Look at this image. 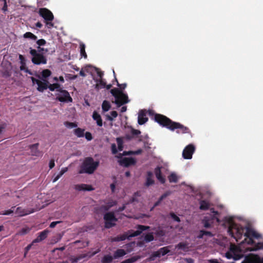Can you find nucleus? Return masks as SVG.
Masks as SVG:
<instances>
[{
  "label": "nucleus",
  "mask_w": 263,
  "mask_h": 263,
  "mask_svg": "<svg viewBox=\"0 0 263 263\" xmlns=\"http://www.w3.org/2000/svg\"><path fill=\"white\" fill-rule=\"evenodd\" d=\"M80 51L81 54L86 58L87 57V55L85 51V45L83 44H80Z\"/></svg>",
  "instance_id": "37998d69"
},
{
  "label": "nucleus",
  "mask_w": 263,
  "mask_h": 263,
  "mask_svg": "<svg viewBox=\"0 0 263 263\" xmlns=\"http://www.w3.org/2000/svg\"><path fill=\"white\" fill-rule=\"evenodd\" d=\"M37 44L40 46L45 44L46 41L44 39H40L37 41Z\"/></svg>",
  "instance_id": "6e6d98bb"
},
{
  "label": "nucleus",
  "mask_w": 263,
  "mask_h": 263,
  "mask_svg": "<svg viewBox=\"0 0 263 263\" xmlns=\"http://www.w3.org/2000/svg\"><path fill=\"white\" fill-rule=\"evenodd\" d=\"M93 119L96 121L97 125L99 126H102V121L100 115L97 112L95 111L92 115Z\"/></svg>",
  "instance_id": "b1692460"
},
{
  "label": "nucleus",
  "mask_w": 263,
  "mask_h": 263,
  "mask_svg": "<svg viewBox=\"0 0 263 263\" xmlns=\"http://www.w3.org/2000/svg\"><path fill=\"white\" fill-rule=\"evenodd\" d=\"M98 165V162L95 161L91 158H87L84 161L79 173L92 174L96 170Z\"/></svg>",
  "instance_id": "20e7f679"
},
{
  "label": "nucleus",
  "mask_w": 263,
  "mask_h": 263,
  "mask_svg": "<svg viewBox=\"0 0 263 263\" xmlns=\"http://www.w3.org/2000/svg\"><path fill=\"white\" fill-rule=\"evenodd\" d=\"M62 175L63 174H62L60 172L58 175H54L52 181L53 182H55L57 181H58Z\"/></svg>",
  "instance_id": "de8ad7c7"
},
{
  "label": "nucleus",
  "mask_w": 263,
  "mask_h": 263,
  "mask_svg": "<svg viewBox=\"0 0 263 263\" xmlns=\"http://www.w3.org/2000/svg\"><path fill=\"white\" fill-rule=\"evenodd\" d=\"M170 252L168 247H165L160 249L157 251L154 252L150 257L151 260H154L156 257H160Z\"/></svg>",
  "instance_id": "f8f14e48"
},
{
  "label": "nucleus",
  "mask_w": 263,
  "mask_h": 263,
  "mask_svg": "<svg viewBox=\"0 0 263 263\" xmlns=\"http://www.w3.org/2000/svg\"><path fill=\"white\" fill-rule=\"evenodd\" d=\"M111 151H112V153L114 154H116L117 153V150L116 149V145L115 144H112L111 145Z\"/></svg>",
  "instance_id": "e2e57ef3"
},
{
  "label": "nucleus",
  "mask_w": 263,
  "mask_h": 263,
  "mask_svg": "<svg viewBox=\"0 0 263 263\" xmlns=\"http://www.w3.org/2000/svg\"><path fill=\"white\" fill-rule=\"evenodd\" d=\"M102 109L104 111H108L110 108V105L109 103L107 101H104L102 103Z\"/></svg>",
  "instance_id": "c85d7f7f"
},
{
  "label": "nucleus",
  "mask_w": 263,
  "mask_h": 263,
  "mask_svg": "<svg viewBox=\"0 0 263 263\" xmlns=\"http://www.w3.org/2000/svg\"><path fill=\"white\" fill-rule=\"evenodd\" d=\"M85 136L86 139L88 141H90L92 139L91 134L89 132L86 133L85 134Z\"/></svg>",
  "instance_id": "13d9d810"
},
{
  "label": "nucleus",
  "mask_w": 263,
  "mask_h": 263,
  "mask_svg": "<svg viewBox=\"0 0 263 263\" xmlns=\"http://www.w3.org/2000/svg\"><path fill=\"white\" fill-rule=\"evenodd\" d=\"M55 95L56 99L61 102H71L72 101L69 92L62 88L58 90Z\"/></svg>",
  "instance_id": "6e6552de"
},
{
  "label": "nucleus",
  "mask_w": 263,
  "mask_h": 263,
  "mask_svg": "<svg viewBox=\"0 0 263 263\" xmlns=\"http://www.w3.org/2000/svg\"><path fill=\"white\" fill-rule=\"evenodd\" d=\"M139 258V257H133L130 259H128L125 261V263H130L133 262L136 260H137Z\"/></svg>",
  "instance_id": "49530a36"
},
{
  "label": "nucleus",
  "mask_w": 263,
  "mask_h": 263,
  "mask_svg": "<svg viewBox=\"0 0 263 263\" xmlns=\"http://www.w3.org/2000/svg\"><path fill=\"white\" fill-rule=\"evenodd\" d=\"M171 216L175 221H176L177 222L180 221L179 217L176 215L174 213H171Z\"/></svg>",
  "instance_id": "5fc2aeb1"
},
{
  "label": "nucleus",
  "mask_w": 263,
  "mask_h": 263,
  "mask_svg": "<svg viewBox=\"0 0 263 263\" xmlns=\"http://www.w3.org/2000/svg\"><path fill=\"white\" fill-rule=\"evenodd\" d=\"M32 83L33 85L36 84L37 87L36 89L40 92H43L47 88L51 91H55V93L58 92V90L60 89L61 87L58 83H54L49 85V82L47 80H43V81L36 79L33 77L31 78Z\"/></svg>",
  "instance_id": "7ed1b4c3"
},
{
  "label": "nucleus",
  "mask_w": 263,
  "mask_h": 263,
  "mask_svg": "<svg viewBox=\"0 0 263 263\" xmlns=\"http://www.w3.org/2000/svg\"><path fill=\"white\" fill-rule=\"evenodd\" d=\"M14 212V211L11 209L8 210H5L3 211L1 214L3 215H8L12 214Z\"/></svg>",
  "instance_id": "c03bdc74"
},
{
  "label": "nucleus",
  "mask_w": 263,
  "mask_h": 263,
  "mask_svg": "<svg viewBox=\"0 0 263 263\" xmlns=\"http://www.w3.org/2000/svg\"><path fill=\"white\" fill-rule=\"evenodd\" d=\"M148 119L146 117V114L142 110L139 112L138 123L139 124H143L147 122Z\"/></svg>",
  "instance_id": "6ab92c4d"
},
{
  "label": "nucleus",
  "mask_w": 263,
  "mask_h": 263,
  "mask_svg": "<svg viewBox=\"0 0 263 263\" xmlns=\"http://www.w3.org/2000/svg\"><path fill=\"white\" fill-rule=\"evenodd\" d=\"M23 37L25 39H30L33 41L37 39V36L30 32H27L24 34Z\"/></svg>",
  "instance_id": "a878e982"
},
{
  "label": "nucleus",
  "mask_w": 263,
  "mask_h": 263,
  "mask_svg": "<svg viewBox=\"0 0 263 263\" xmlns=\"http://www.w3.org/2000/svg\"><path fill=\"white\" fill-rule=\"evenodd\" d=\"M113 257L110 255H105L102 259V263H110L112 261Z\"/></svg>",
  "instance_id": "c756f323"
},
{
  "label": "nucleus",
  "mask_w": 263,
  "mask_h": 263,
  "mask_svg": "<svg viewBox=\"0 0 263 263\" xmlns=\"http://www.w3.org/2000/svg\"><path fill=\"white\" fill-rule=\"evenodd\" d=\"M30 53L32 55V62L37 65L46 64V59L42 53L37 52L35 49H31Z\"/></svg>",
  "instance_id": "1a4fd4ad"
},
{
  "label": "nucleus",
  "mask_w": 263,
  "mask_h": 263,
  "mask_svg": "<svg viewBox=\"0 0 263 263\" xmlns=\"http://www.w3.org/2000/svg\"><path fill=\"white\" fill-rule=\"evenodd\" d=\"M84 129L78 128L74 130V134L78 137H82L84 136Z\"/></svg>",
  "instance_id": "7c9ffc66"
},
{
  "label": "nucleus",
  "mask_w": 263,
  "mask_h": 263,
  "mask_svg": "<svg viewBox=\"0 0 263 263\" xmlns=\"http://www.w3.org/2000/svg\"><path fill=\"white\" fill-rule=\"evenodd\" d=\"M141 153V149H139L138 151H129V152H124L123 153V155H130V154H136V155H138V154H139Z\"/></svg>",
  "instance_id": "79ce46f5"
},
{
  "label": "nucleus",
  "mask_w": 263,
  "mask_h": 263,
  "mask_svg": "<svg viewBox=\"0 0 263 263\" xmlns=\"http://www.w3.org/2000/svg\"><path fill=\"white\" fill-rule=\"evenodd\" d=\"M104 219L105 221V227L107 228L114 226L117 221V218L114 213L110 212L105 214L104 216Z\"/></svg>",
  "instance_id": "9b49d317"
},
{
  "label": "nucleus",
  "mask_w": 263,
  "mask_h": 263,
  "mask_svg": "<svg viewBox=\"0 0 263 263\" xmlns=\"http://www.w3.org/2000/svg\"><path fill=\"white\" fill-rule=\"evenodd\" d=\"M155 120L159 124L167 127L172 130L175 129H180L182 133H185L187 130L186 127H184L179 123L172 122L170 119L163 115H156Z\"/></svg>",
  "instance_id": "f03ea898"
},
{
  "label": "nucleus",
  "mask_w": 263,
  "mask_h": 263,
  "mask_svg": "<svg viewBox=\"0 0 263 263\" xmlns=\"http://www.w3.org/2000/svg\"><path fill=\"white\" fill-rule=\"evenodd\" d=\"M229 222L228 232L232 236L234 237L237 241L241 237L243 233L245 236L249 238L248 240L245 239V241L248 244H252L254 242L253 240L249 238L250 237L252 236L256 238H259L261 237L260 234H258L251 228L247 227L246 228H243L233 223L231 219H230Z\"/></svg>",
  "instance_id": "f257e3e1"
},
{
  "label": "nucleus",
  "mask_w": 263,
  "mask_h": 263,
  "mask_svg": "<svg viewBox=\"0 0 263 263\" xmlns=\"http://www.w3.org/2000/svg\"><path fill=\"white\" fill-rule=\"evenodd\" d=\"M39 14L45 20L48 28H50L53 27L51 21L54 17L52 13L50 10L46 8H41L39 10Z\"/></svg>",
  "instance_id": "423d86ee"
},
{
  "label": "nucleus",
  "mask_w": 263,
  "mask_h": 263,
  "mask_svg": "<svg viewBox=\"0 0 263 263\" xmlns=\"http://www.w3.org/2000/svg\"><path fill=\"white\" fill-rule=\"evenodd\" d=\"M148 227L138 226L137 230L135 231H129L123 234L119 235V236L120 237V238H121V241H122L126 238H129V237H135L140 235L142 231L148 229Z\"/></svg>",
  "instance_id": "0eeeda50"
},
{
  "label": "nucleus",
  "mask_w": 263,
  "mask_h": 263,
  "mask_svg": "<svg viewBox=\"0 0 263 263\" xmlns=\"http://www.w3.org/2000/svg\"><path fill=\"white\" fill-rule=\"evenodd\" d=\"M154 240V236L152 233L146 234L144 237V240L146 242H150Z\"/></svg>",
  "instance_id": "58836bf2"
},
{
  "label": "nucleus",
  "mask_w": 263,
  "mask_h": 263,
  "mask_svg": "<svg viewBox=\"0 0 263 263\" xmlns=\"http://www.w3.org/2000/svg\"><path fill=\"white\" fill-rule=\"evenodd\" d=\"M55 165L54 160H50L49 163V167L50 169H52Z\"/></svg>",
  "instance_id": "680f3d73"
},
{
  "label": "nucleus",
  "mask_w": 263,
  "mask_h": 263,
  "mask_svg": "<svg viewBox=\"0 0 263 263\" xmlns=\"http://www.w3.org/2000/svg\"><path fill=\"white\" fill-rule=\"evenodd\" d=\"M62 175L63 174H62L60 172L58 175H54L52 181L53 182H55L57 181H58Z\"/></svg>",
  "instance_id": "09e8293b"
},
{
  "label": "nucleus",
  "mask_w": 263,
  "mask_h": 263,
  "mask_svg": "<svg viewBox=\"0 0 263 263\" xmlns=\"http://www.w3.org/2000/svg\"><path fill=\"white\" fill-rule=\"evenodd\" d=\"M155 174L157 179L161 183H164L165 182V177L162 176L161 173L160 167H157L155 170Z\"/></svg>",
  "instance_id": "aec40b11"
},
{
  "label": "nucleus",
  "mask_w": 263,
  "mask_h": 263,
  "mask_svg": "<svg viewBox=\"0 0 263 263\" xmlns=\"http://www.w3.org/2000/svg\"><path fill=\"white\" fill-rule=\"evenodd\" d=\"M99 252V250H98L97 251L93 252H89L87 253L83 254H81V256H84V258H89L91 257H92V256L95 255L96 254H97Z\"/></svg>",
  "instance_id": "f704fd0d"
},
{
  "label": "nucleus",
  "mask_w": 263,
  "mask_h": 263,
  "mask_svg": "<svg viewBox=\"0 0 263 263\" xmlns=\"http://www.w3.org/2000/svg\"><path fill=\"white\" fill-rule=\"evenodd\" d=\"M154 183V180L152 178V174L149 173L148 177L147 178V180L146 182V185L147 186H149L151 185H152Z\"/></svg>",
  "instance_id": "4c0bfd02"
},
{
  "label": "nucleus",
  "mask_w": 263,
  "mask_h": 263,
  "mask_svg": "<svg viewBox=\"0 0 263 263\" xmlns=\"http://www.w3.org/2000/svg\"><path fill=\"white\" fill-rule=\"evenodd\" d=\"M38 145L39 144L37 143L32 144L30 146V149H31V152L32 153V155L33 156H39L41 154V152L38 149Z\"/></svg>",
  "instance_id": "4be33fe9"
},
{
  "label": "nucleus",
  "mask_w": 263,
  "mask_h": 263,
  "mask_svg": "<svg viewBox=\"0 0 263 263\" xmlns=\"http://www.w3.org/2000/svg\"><path fill=\"white\" fill-rule=\"evenodd\" d=\"M117 143H118V149H119V151H122V149H123V146H122V143L121 140L120 138H117Z\"/></svg>",
  "instance_id": "a18cd8bd"
},
{
  "label": "nucleus",
  "mask_w": 263,
  "mask_h": 263,
  "mask_svg": "<svg viewBox=\"0 0 263 263\" xmlns=\"http://www.w3.org/2000/svg\"><path fill=\"white\" fill-rule=\"evenodd\" d=\"M263 250V242L257 243L254 247L250 249V251H257L258 250Z\"/></svg>",
  "instance_id": "2f4dec72"
},
{
  "label": "nucleus",
  "mask_w": 263,
  "mask_h": 263,
  "mask_svg": "<svg viewBox=\"0 0 263 263\" xmlns=\"http://www.w3.org/2000/svg\"><path fill=\"white\" fill-rule=\"evenodd\" d=\"M62 175L63 174H62L60 172L58 175H54L52 181L53 182H55L57 181H58Z\"/></svg>",
  "instance_id": "3c124183"
},
{
  "label": "nucleus",
  "mask_w": 263,
  "mask_h": 263,
  "mask_svg": "<svg viewBox=\"0 0 263 263\" xmlns=\"http://www.w3.org/2000/svg\"><path fill=\"white\" fill-rule=\"evenodd\" d=\"M74 189L78 191H90L94 190L91 185L86 184L75 185Z\"/></svg>",
  "instance_id": "dca6fc26"
},
{
  "label": "nucleus",
  "mask_w": 263,
  "mask_h": 263,
  "mask_svg": "<svg viewBox=\"0 0 263 263\" xmlns=\"http://www.w3.org/2000/svg\"><path fill=\"white\" fill-rule=\"evenodd\" d=\"M126 254L125 251L123 249L117 250L114 254V258H117L123 256Z\"/></svg>",
  "instance_id": "393cba45"
},
{
  "label": "nucleus",
  "mask_w": 263,
  "mask_h": 263,
  "mask_svg": "<svg viewBox=\"0 0 263 263\" xmlns=\"http://www.w3.org/2000/svg\"><path fill=\"white\" fill-rule=\"evenodd\" d=\"M97 74L99 77V79H95L96 83L95 88L97 89H100L105 87L106 83L102 80L103 73L100 71L97 70Z\"/></svg>",
  "instance_id": "4468645a"
},
{
  "label": "nucleus",
  "mask_w": 263,
  "mask_h": 263,
  "mask_svg": "<svg viewBox=\"0 0 263 263\" xmlns=\"http://www.w3.org/2000/svg\"><path fill=\"white\" fill-rule=\"evenodd\" d=\"M61 221H53V222H52L50 224V227L51 228H53L54 227H55V226L58 224V223H61Z\"/></svg>",
  "instance_id": "052dcab7"
},
{
  "label": "nucleus",
  "mask_w": 263,
  "mask_h": 263,
  "mask_svg": "<svg viewBox=\"0 0 263 263\" xmlns=\"http://www.w3.org/2000/svg\"><path fill=\"white\" fill-rule=\"evenodd\" d=\"M112 241H121V238H120V237L119 236L115 237L111 239Z\"/></svg>",
  "instance_id": "69168bd1"
},
{
  "label": "nucleus",
  "mask_w": 263,
  "mask_h": 263,
  "mask_svg": "<svg viewBox=\"0 0 263 263\" xmlns=\"http://www.w3.org/2000/svg\"><path fill=\"white\" fill-rule=\"evenodd\" d=\"M62 175L63 174H62L60 172L58 175H54L52 181L53 182H55L57 181H58Z\"/></svg>",
  "instance_id": "603ef678"
},
{
  "label": "nucleus",
  "mask_w": 263,
  "mask_h": 263,
  "mask_svg": "<svg viewBox=\"0 0 263 263\" xmlns=\"http://www.w3.org/2000/svg\"><path fill=\"white\" fill-rule=\"evenodd\" d=\"M119 163L121 165L127 167L130 165L135 164L136 160L133 158H124L120 160Z\"/></svg>",
  "instance_id": "f3484780"
},
{
  "label": "nucleus",
  "mask_w": 263,
  "mask_h": 263,
  "mask_svg": "<svg viewBox=\"0 0 263 263\" xmlns=\"http://www.w3.org/2000/svg\"><path fill=\"white\" fill-rule=\"evenodd\" d=\"M84 256H81V255H79L77 257H71L70 258L69 260L71 263H76L80 259L84 258Z\"/></svg>",
  "instance_id": "473e14b6"
},
{
  "label": "nucleus",
  "mask_w": 263,
  "mask_h": 263,
  "mask_svg": "<svg viewBox=\"0 0 263 263\" xmlns=\"http://www.w3.org/2000/svg\"><path fill=\"white\" fill-rule=\"evenodd\" d=\"M4 1V7L3 8V10L5 11L7 10V2H6V0H3Z\"/></svg>",
  "instance_id": "338daca9"
},
{
  "label": "nucleus",
  "mask_w": 263,
  "mask_h": 263,
  "mask_svg": "<svg viewBox=\"0 0 263 263\" xmlns=\"http://www.w3.org/2000/svg\"><path fill=\"white\" fill-rule=\"evenodd\" d=\"M195 151V147L193 145H189L183 151L182 155L184 159H191L192 154Z\"/></svg>",
  "instance_id": "ddd939ff"
},
{
  "label": "nucleus",
  "mask_w": 263,
  "mask_h": 263,
  "mask_svg": "<svg viewBox=\"0 0 263 263\" xmlns=\"http://www.w3.org/2000/svg\"><path fill=\"white\" fill-rule=\"evenodd\" d=\"M36 51H37V52L43 54V53H46L48 50L47 49H44L43 48H41L40 46H39L37 48V50Z\"/></svg>",
  "instance_id": "864d4df0"
},
{
  "label": "nucleus",
  "mask_w": 263,
  "mask_h": 263,
  "mask_svg": "<svg viewBox=\"0 0 263 263\" xmlns=\"http://www.w3.org/2000/svg\"><path fill=\"white\" fill-rule=\"evenodd\" d=\"M64 125L68 128H73L77 126V124L73 122H65Z\"/></svg>",
  "instance_id": "72a5a7b5"
},
{
  "label": "nucleus",
  "mask_w": 263,
  "mask_h": 263,
  "mask_svg": "<svg viewBox=\"0 0 263 263\" xmlns=\"http://www.w3.org/2000/svg\"><path fill=\"white\" fill-rule=\"evenodd\" d=\"M240 250L237 247L234 245H231L230 247V252L226 254V256L228 258H233L234 259H238L241 257L239 254Z\"/></svg>",
  "instance_id": "9d476101"
},
{
  "label": "nucleus",
  "mask_w": 263,
  "mask_h": 263,
  "mask_svg": "<svg viewBox=\"0 0 263 263\" xmlns=\"http://www.w3.org/2000/svg\"><path fill=\"white\" fill-rule=\"evenodd\" d=\"M179 179V176L175 172H172L168 176V179L170 182L176 183Z\"/></svg>",
  "instance_id": "5701e85b"
},
{
  "label": "nucleus",
  "mask_w": 263,
  "mask_h": 263,
  "mask_svg": "<svg viewBox=\"0 0 263 263\" xmlns=\"http://www.w3.org/2000/svg\"><path fill=\"white\" fill-rule=\"evenodd\" d=\"M111 94L115 97V103L120 106L128 102L127 96L117 89H112L110 91Z\"/></svg>",
  "instance_id": "39448f33"
},
{
  "label": "nucleus",
  "mask_w": 263,
  "mask_h": 263,
  "mask_svg": "<svg viewBox=\"0 0 263 263\" xmlns=\"http://www.w3.org/2000/svg\"><path fill=\"white\" fill-rule=\"evenodd\" d=\"M32 245V243L31 244L29 245L27 247H26V248H25V254H24V256L25 257L26 256L28 251L31 248Z\"/></svg>",
  "instance_id": "0e129e2a"
},
{
  "label": "nucleus",
  "mask_w": 263,
  "mask_h": 263,
  "mask_svg": "<svg viewBox=\"0 0 263 263\" xmlns=\"http://www.w3.org/2000/svg\"><path fill=\"white\" fill-rule=\"evenodd\" d=\"M209 206V203L205 201H201L200 203V209L202 210H207Z\"/></svg>",
  "instance_id": "cd10ccee"
},
{
  "label": "nucleus",
  "mask_w": 263,
  "mask_h": 263,
  "mask_svg": "<svg viewBox=\"0 0 263 263\" xmlns=\"http://www.w3.org/2000/svg\"><path fill=\"white\" fill-rule=\"evenodd\" d=\"M49 233V231L47 230L43 231V232L40 233L38 237L32 241V243L39 242L45 239L47 237Z\"/></svg>",
  "instance_id": "a211bd4d"
},
{
  "label": "nucleus",
  "mask_w": 263,
  "mask_h": 263,
  "mask_svg": "<svg viewBox=\"0 0 263 263\" xmlns=\"http://www.w3.org/2000/svg\"><path fill=\"white\" fill-rule=\"evenodd\" d=\"M51 74V71L48 69H45L42 72V78L41 81H43V80H46V79L49 77Z\"/></svg>",
  "instance_id": "bb28decb"
},
{
  "label": "nucleus",
  "mask_w": 263,
  "mask_h": 263,
  "mask_svg": "<svg viewBox=\"0 0 263 263\" xmlns=\"http://www.w3.org/2000/svg\"><path fill=\"white\" fill-rule=\"evenodd\" d=\"M201 235L200 237H202L204 235L211 236V233L210 232L201 231H200Z\"/></svg>",
  "instance_id": "bf43d9fd"
},
{
  "label": "nucleus",
  "mask_w": 263,
  "mask_h": 263,
  "mask_svg": "<svg viewBox=\"0 0 263 263\" xmlns=\"http://www.w3.org/2000/svg\"><path fill=\"white\" fill-rule=\"evenodd\" d=\"M30 231V229L28 227H25L22 229L18 232V234L19 235H24L27 234Z\"/></svg>",
  "instance_id": "a19ab883"
},
{
  "label": "nucleus",
  "mask_w": 263,
  "mask_h": 263,
  "mask_svg": "<svg viewBox=\"0 0 263 263\" xmlns=\"http://www.w3.org/2000/svg\"><path fill=\"white\" fill-rule=\"evenodd\" d=\"M99 252V250H98L97 251L93 252H89L87 253L83 254H81V256H84V258H89L91 257H92V256L95 255L96 254H97Z\"/></svg>",
  "instance_id": "c9c22d12"
},
{
  "label": "nucleus",
  "mask_w": 263,
  "mask_h": 263,
  "mask_svg": "<svg viewBox=\"0 0 263 263\" xmlns=\"http://www.w3.org/2000/svg\"><path fill=\"white\" fill-rule=\"evenodd\" d=\"M171 194V192H167L166 193H165L164 194H163L160 197V200H163L164 198H165L167 196H168V195H170Z\"/></svg>",
  "instance_id": "4d7b16f0"
},
{
  "label": "nucleus",
  "mask_w": 263,
  "mask_h": 263,
  "mask_svg": "<svg viewBox=\"0 0 263 263\" xmlns=\"http://www.w3.org/2000/svg\"><path fill=\"white\" fill-rule=\"evenodd\" d=\"M34 212L33 210H31V211H26L20 207H18L16 209L15 213L18 215L19 216H23L29 214H31Z\"/></svg>",
  "instance_id": "412c9836"
},
{
  "label": "nucleus",
  "mask_w": 263,
  "mask_h": 263,
  "mask_svg": "<svg viewBox=\"0 0 263 263\" xmlns=\"http://www.w3.org/2000/svg\"><path fill=\"white\" fill-rule=\"evenodd\" d=\"M242 263H263V258H260L257 255H250Z\"/></svg>",
  "instance_id": "2eb2a0df"
},
{
  "label": "nucleus",
  "mask_w": 263,
  "mask_h": 263,
  "mask_svg": "<svg viewBox=\"0 0 263 263\" xmlns=\"http://www.w3.org/2000/svg\"><path fill=\"white\" fill-rule=\"evenodd\" d=\"M110 116H107V118L109 120L112 121L117 117L118 114L116 111H112L110 112Z\"/></svg>",
  "instance_id": "e433bc0d"
},
{
  "label": "nucleus",
  "mask_w": 263,
  "mask_h": 263,
  "mask_svg": "<svg viewBox=\"0 0 263 263\" xmlns=\"http://www.w3.org/2000/svg\"><path fill=\"white\" fill-rule=\"evenodd\" d=\"M68 167H63L60 171V172L63 174V175L65 173L68 171Z\"/></svg>",
  "instance_id": "774afa93"
},
{
  "label": "nucleus",
  "mask_w": 263,
  "mask_h": 263,
  "mask_svg": "<svg viewBox=\"0 0 263 263\" xmlns=\"http://www.w3.org/2000/svg\"><path fill=\"white\" fill-rule=\"evenodd\" d=\"M176 248L178 249H181L185 250L187 248V245L185 243H179L176 246Z\"/></svg>",
  "instance_id": "ea45409f"
},
{
  "label": "nucleus",
  "mask_w": 263,
  "mask_h": 263,
  "mask_svg": "<svg viewBox=\"0 0 263 263\" xmlns=\"http://www.w3.org/2000/svg\"><path fill=\"white\" fill-rule=\"evenodd\" d=\"M62 175L63 174H62L60 172L58 175H54L52 181L53 182H55L57 181H58Z\"/></svg>",
  "instance_id": "8fccbe9b"
}]
</instances>
